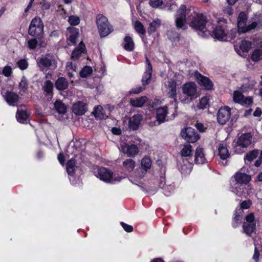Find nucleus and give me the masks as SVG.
Segmentation results:
<instances>
[{"label": "nucleus", "mask_w": 262, "mask_h": 262, "mask_svg": "<svg viewBox=\"0 0 262 262\" xmlns=\"http://www.w3.org/2000/svg\"><path fill=\"white\" fill-rule=\"evenodd\" d=\"M17 66L22 70L27 69L28 63L25 59H20L17 62Z\"/></svg>", "instance_id": "nucleus-52"}, {"label": "nucleus", "mask_w": 262, "mask_h": 262, "mask_svg": "<svg viewBox=\"0 0 262 262\" xmlns=\"http://www.w3.org/2000/svg\"><path fill=\"white\" fill-rule=\"evenodd\" d=\"M3 74H4L6 77H10L12 74V68L11 67L7 66L5 67L3 69Z\"/></svg>", "instance_id": "nucleus-55"}, {"label": "nucleus", "mask_w": 262, "mask_h": 262, "mask_svg": "<svg viewBox=\"0 0 262 262\" xmlns=\"http://www.w3.org/2000/svg\"><path fill=\"white\" fill-rule=\"evenodd\" d=\"M251 47V43L250 41L242 40L239 43V48L243 52H248Z\"/></svg>", "instance_id": "nucleus-45"}, {"label": "nucleus", "mask_w": 262, "mask_h": 262, "mask_svg": "<svg viewBox=\"0 0 262 262\" xmlns=\"http://www.w3.org/2000/svg\"><path fill=\"white\" fill-rule=\"evenodd\" d=\"M40 26H43L41 19L38 17H35L32 20L29 28L39 27Z\"/></svg>", "instance_id": "nucleus-46"}, {"label": "nucleus", "mask_w": 262, "mask_h": 262, "mask_svg": "<svg viewBox=\"0 0 262 262\" xmlns=\"http://www.w3.org/2000/svg\"><path fill=\"white\" fill-rule=\"evenodd\" d=\"M195 126L201 132H205L206 128L203 123L199 122L196 123Z\"/></svg>", "instance_id": "nucleus-59"}, {"label": "nucleus", "mask_w": 262, "mask_h": 262, "mask_svg": "<svg viewBox=\"0 0 262 262\" xmlns=\"http://www.w3.org/2000/svg\"><path fill=\"white\" fill-rule=\"evenodd\" d=\"M218 25L213 30L212 35L219 40H226L228 37V26L227 21L224 18L218 19Z\"/></svg>", "instance_id": "nucleus-6"}, {"label": "nucleus", "mask_w": 262, "mask_h": 262, "mask_svg": "<svg viewBox=\"0 0 262 262\" xmlns=\"http://www.w3.org/2000/svg\"><path fill=\"white\" fill-rule=\"evenodd\" d=\"M246 221L243 225V231L248 236L251 234L256 229V221L253 213H250L245 217Z\"/></svg>", "instance_id": "nucleus-10"}, {"label": "nucleus", "mask_w": 262, "mask_h": 262, "mask_svg": "<svg viewBox=\"0 0 262 262\" xmlns=\"http://www.w3.org/2000/svg\"><path fill=\"white\" fill-rule=\"evenodd\" d=\"M85 45L82 42L79 43V48H76L72 53L71 58L73 59H76L83 53L85 51Z\"/></svg>", "instance_id": "nucleus-32"}, {"label": "nucleus", "mask_w": 262, "mask_h": 262, "mask_svg": "<svg viewBox=\"0 0 262 262\" xmlns=\"http://www.w3.org/2000/svg\"><path fill=\"white\" fill-rule=\"evenodd\" d=\"M141 168L137 169L136 171V176L139 178H143L148 169L151 166V160L148 157H144L141 162Z\"/></svg>", "instance_id": "nucleus-12"}, {"label": "nucleus", "mask_w": 262, "mask_h": 262, "mask_svg": "<svg viewBox=\"0 0 262 262\" xmlns=\"http://www.w3.org/2000/svg\"><path fill=\"white\" fill-rule=\"evenodd\" d=\"M206 17L202 14H198L193 17L192 20L189 23L190 26L196 30H203L206 25Z\"/></svg>", "instance_id": "nucleus-11"}, {"label": "nucleus", "mask_w": 262, "mask_h": 262, "mask_svg": "<svg viewBox=\"0 0 262 262\" xmlns=\"http://www.w3.org/2000/svg\"><path fill=\"white\" fill-rule=\"evenodd\" d=\"M194 13V11L193 10L192 11L191 9H186V6L182 5L177 11L176 15L177 27L185 30L186 28L185 24L187 19H188L190 16L192 15Z\"/></svg>", "instance_id": "nucleus-4"}, {"label": "nucleus", "mask_w": 262, "mask_h": 262, "mask_svg": "<svg viewBox=\"0 0 262 262\" xmlns=\"http://www.w3.org/2000/svg\"><path fill=\"white\" fill-rule=\"evenodd\" d=\"M78 35V29L75 28H68L67 32V42L68 45H75Z\"/></svg>", "instance_id": "nucleus-20"}, {"label": "nucleus", "mask_w": 262, "mask_h": 262, "mask_svg": "<svg viewBox=\"0 0 262 262\" xmlns=\"http://www.w3.org/2000/svg\"><path fill=\"white\" fill-rule=\"evenodd\" d=\"M134 28L136 31L140 34L144 35L145 34V29L143 25L140 21L137 20L134 24Z\"/></svg>", "instance_id": "nucleus-41"}, {"label": "nucleus", "mask_w": 262, "mask_h": 262, "mask_svg": "<svg viewBox=\"0 0 262 262\" xmlns=\"http://www.w3.org/2000/svg\"><path fill=\"white\" fill-rule=\"evenodd\" d=\"M92 73V68L89 66H85L81 70L80 76L82 78H85L90 75Z\"/></svg>", "instance_id": "nucleus-47"}, {"label": "nucleus", "mask_w": 262, "mask_h": 262, "mask_svg": "<svg viewBox=\"0 0 262 262\" xmlns=\"http://www.w3.org/2000/svg\"><path fill=\"white\" fill-rule=\"evenodd\" d=\"M179 167L182 173L188 174L192 170V165L186 159L182 158L179 162Z\"/></svg>", "instance_id": "nucleus-22"}, {"label": "nucleus", "mask_w": 262, "mask_h": 262, "mask_svg": "<svg viewBox=\"0 0 262 262\" xmlns=\"http://www.w3.org/2000/svg\"><path fill=\"white\" fill-rule=\"evenodd\" d=\"M259 253L257 250V248H255L254 253L253 256V258L255 260L256 262L258 261L259 259Z\"/></svg>", "instance_id": "nucleus-63"}, {"label": "nucleus", "mask_w": 262, "mask_h": 262, "mask_svg": "<svg viewBox=\"0 0 262 262\" xmlns=\"http://www.w3.org/2000/svg\"><path fill=\"white\" fill-rule=\"evenodd\" d=\"M234 177L236 182V186L233 190V192L236 195L241 196L244 189L241 184L248 183L251 180V177L241 172H236Z\"/></svg>", "instance_id": "nucleus-9"}, {"label": "nucleus", "mask_w": 262, "mask_h": 262, "mask_svg": "<svg viewBox=\"0 0 262 262\" xmlns=\"http://www.w3.org/2000/svg\"><path fill=\"white\" fill-rule=\"evenodd\" d=\"M219 155L222 160H226L229 157L230 154L227 146L224 144H220L219 147Z\"/></svg>", "instance_id": "nucleus-31"}, {"label": "nucleus", "mask_w": 262, "mask_h": 262, "mask_svg": "<svg viewBox=\"0 0 262 262\" xmlns=\"http://www.w3.org/2000/svg\"><path fill=\"white\" fill-rule=\"evenodd\" d=\"M135 44L133 39L126 36L124 39V48L127 51H132L134 49Z\"/></svg>", "instance_id": "nucleus-35"}, {"label": "nucleus", "mask_w": 262, "mask_h": 262, "mask_svg": "<svg viewBox=\"0 0 262 262\" xmlns=\"http://www.w3.org/2000/svg\"><path fill=\"white\" fill-rule=\"evenodd\" d=\"M192 147L190 144H185L181 151L182 157H189L192 156Z\"/></svg>", "instance_id": "nucleus-39"}, {"label": "nucleus", "mask_w": 262, "mask_h": 262, "mask_svg": "<svg viewBox=\"0 0 262 262\" xmlns=\"http://www.w3.org/2000/svg\"><path fill=\"white\" fill-rule=\"evenodd\" d=\"M167 107L164 106L163 107L158 108L157 110V120L159 123H163L168 121L167 119Z\"/></svg>", "instance_id": "nucleus-25"}, {"label": "nucleus", "mask_w": 262, "mask_h": 262, "mask_svg": "<svg viewBox=\"0 0 262 262\" xmlns=\"http://www.w3.org/2000/svg\"><path fill=\"white\" fill-rule=\"evenodd\" d=\"M258 154V150H252L249 152L244 158L245 162L247 163V162H251L257 157Z\"/></svg>", "instance_id": "nucleus-42"}, {"label": "nucleus", "mask_w": 262, "mask_h": 262, "mask_svg": "<svg viewBox=\"0 0 262 262\" xmlns=\"http://www.w3.org/2000/svg\"><path fill=\"white\" fill-rule=\"evenodd\" d=\"M148 98L146 96H142L136 99H130V104L134 107H141L147 101Z\"/></svg>", "instance_id": "nucleus-28"}, {"label": "nucleus", "mask_w": 262, "mask_h": 262, "mask_svg": "<svg viewBox=\"0 0 262 262\" xmlns=\"http://www.w3.org/2000/svg\"><path fill=\"white\" fill-rule=\"evenodd\" d=\"M262 163V150L260 152V156L258 157V159L256 161L255 163V166L256 167H258Z\"/></svg>", "instance_id": "nucleus-62"}, {"label": "nucleus", "mask_w": 262, "mask_h": 262, "mask_svg": "<svg viewBox=\"0 0 262 262\" xmlns=\"http://www.w3.org/2000/svg\"><path fill=\"white\" fill-rule=\"evenodd\" d=\"M181 136L188 142L194 143L199 139V136L195 129L192 127H187L181 132Z\"/></svg>", "instance_id": "nucleus-14"}, {"label": "nucleus", "mask_w": 262, "mask_h": 262, "mask_svg": "<svg viewBox=\"0 0 262 262\" xmlns=\"http://www.w3.org/2000/svg\"><path fill=\"white\" fill-rule=\"evenodd\" d=\"M251 59L254 62H257L262 59V49H255L251 55Z\"/></svg>", "instance_id": "nucleus-40"}, {"label": "nucleus", "mask_w": 262, "mask_h": 262, "mask_svg": "<svg viewBox=\"0 0 262 262\" xmlns=\"http://www.w3.org/2000/svg\"><path fill=\"white\" fill-rule=\"evenodd\" d=\"M252 202L250 200H245L241 203V208L243 209H247L250 208Z\"/></svg>", "instance_id": "nucleus-56"}, {"label": "nucleus", "mask_w": 262, "mask_h": 262, "mask_svg": "<svg viewBox=\"0 0 262 262\" xmlns=\"http://www.w3.org/2000/svg\"><path fill=\"white\" fill-rule=\"evenodd\" d=\"M28 32L31 36L39 37L43 33V26H40L39 27L34 28H29Z\"/></svg>", "instance_id": "nucleus-34"}, {"label": "nucleus", "mask_w": 262, "mask_h": 262, "mask_svg": "<svg viewBox=\"0 0 262 262\" xmlns=\"http://www.w3.org/2000/svg\"><path fill=\"white\" fill-rule=\"evenodd\" d=\"M120 150L127 157L134 158L136 156L139 152L138 147L135 144H127L123 143L120 145Z\"/></svg>", "instance_id": "nucleus-15"}, {"label": "nucleus", "mask_w": 262, "mask_h": 262, "mask_svg": "<svg viewBox=\"0 0 262 262\" xmlns=\"http://www.w3.org/2000/svg\"><path fill=\"white\" fill-rule=\"evenodd\" d=\"M54 107L59 114H64L66 112V106L61 101H56L54 103Z\"/></svg>", "instance_id": "nucleus-43"}, {"label": "nucleus", "mask_w": 262, "mask_h": 262, "mask_svg": "<svg viewBox=\"0 0 262 262\" xmlns=\"http://www.w3.org/2000/svg\"><path fill=\"white\" fill-rule=\"evenodd\" d=\"M76 168V162L75 160L71 159L69 161H68L67 164V171L68 173L72 176L75 172Z\"/></svg>", "instance_id": "nucleus-37"}, {"label": "nucleus", "mask_w": 262, "mask_h": 262, "mask_svg": "<svg viewBox=\"0 0 262 262\" xmlns=\"http://www.w3.org/2000/svg\"><path fill=\"white\" fill-rule=\"evenodd\" d=\"M247 16L246 13L243 12H241L238 16L237 27L238 32L246 33L255 29L257 27V23L256 21L252 22L251 24L247 25Z\"/></svg>", "instance_id": "nucleus-7"}, {"label": "nucleus", "mask_w": 262, "mask_h": 262, "mask_svg": "<svg viewBox=\"0 0 262 262\" xmlns=\"http://www.w3.org/2000/svg\"><path fill=\"white\" fill-rule=\"evenodd\" d=\"M241 219V216L239 215H236L235 217H234V221L233 223V226L234 228H236L237 226V222L239 221Z\"/></svg>", "instance_id": "nucleus-64"}, {"label": "nucleus", "mask_w": 262, "mask_h": 262, "mask_svg": "<svg viewBox=\"0 0 262 262\" xmlns=\"http://www.w3.org/2000/svg\"><path fill=\"white\" fill-rule=\"evenodd\" d=\"M121 225L124 230L127 232H131L133 230V227L129 225L126 224L124 222H121Z\"/></svg>", "instance_id": "nucleus-57"}, {"label": "nucleus", "mask_w": 262, "mask_h": 262, "mask_svg": "<svg viewBox=\"0 0 262 262\" xmlns=\"http://www.w3.org/2000/svg\"><path fill=\"white\" fill-rule=\"evenodd\" d=\"M252 142V136L250 133L241 135L238 138L235 146V151L241 154L244 151Z\"/></svg>", "instance_id": "nucleus-8"}, {"label": "nucleus", "mask_w": 262, "mask_h": 262, "mask_svg": "<svg viewBox=\"0 0 262 262\" xmlns=\"http://www.w3.org/2000/svg\"><path fill=\"white\" fill-rule=\"evenodd\" d=\"M159 187L163 190V193L166 196H169L171 193L173 191V187L171 185H167L165 184V180L162 179L159 184Z\"/></svg>", "instance_id": "nucleus-33"}, {"label": "nucleus", "mask_w": 262, "mask_h": 262, "mask_svg": "<svg viewBox=\"0 0 262 262\" xmlns=\"http://www.w3.org/2000/svg\"><path fill=\"white\" fill-rule=\"evenodd\" d=\"M53 84L50 80H47L44 82L43 89L48 94H52Z\"/></svg>", "instance_id": "nucleus-44"}, {"label": "nucleus", "mask_w": 262, "mask_h": 262, "mask_svg": "<svg viewBox=\"0 0 262 262\" xmlns=\"http://www.w3.org/2000/svg\"><path fill=\"white\" fill-rule=\"evenodd\" d=\"M42 9L43 10H48L50 8V3L46 1H43L42 3Z\"/></svg>", "instance_id": "nucleus-61"}, {"label": "nucleus", "mask_w": 262, "mask_h": 262, "mask_svg": "<svg viewBox=\"0 0 262 262\" xmlns=\"http://www.w3.org/2000/svg\"><path fill=\"white\" fill-rule=\"evenodd\" d=\"M161 24V21L159 19L154 20L150 24L148 28V32L149 34L154 33Z\"/></svg>", "instance_id": "nucleus-38"}, {"label": "nucleus", "mask_w": 262, "mask_h": 262, "mask_svg": "<svg viewBox=\"0 0 262 262\" xmlns=\"http://www.w3.org/2000/svg\"><path fill=\"white\" fill-rule=\"evenodd\" d=\"M72 110L74 114L82 115L87 110L86 103L82 101H79L73 105Z\"/></svg>", "instance_id": "nucleus-23"}, {"label": "nucleus", "mask_w": 262, "mask_h": 262, "mask_svg": "<svg viewBox=\"0 0 262 262\" xmlns=\"http://www.w3.org/2000/svg\"><path fill=\"white\" fill-rule=\"evenodd\" d=\"M57 57L51 53L41 55L36 59L39 70L43 72L48 70H55L57 68Z\"/></svg>", "instance_id": "nucleus-1"}, {"label": "nucleus", "mask_w": 262, "mask_h": 262, "mask_svg": "<svg viewBox=\"0 0 262 262\" xmlns=\"http://www.w3.org/2000/svg\"><path fill=\"white\" fill-rule=\"evenodd\" d=\"M5 99L10 105L14 106L17 102L19 96L14 92L7 91L4 95Z\"/></svg>", "instance_id": "nucleus-24"}, {"label": "nucleus", "mask_w": 262, "mask_h": 262, "mask_svg": "<svg viewBox=\"0 0 262 262\" xmlns=\"http://www.w3.org/2000/svg\"><path fill=\"white\" fill-rule=\"evenodd\" d=\"M208 104V99L206 97H202L199 102V107L201 109H204L206 107V106Z\"/></svg>", "instance_id": "nucleus-49"}, {"label": "nucleus", "mask_w": 262, "mask_h": 262, "mask_svg": "<svg viewBox=\"0 0 262 262\" xmlns=\"http://www.w3.org/2000/svg\"><path fill=\"white\" fill-rule=\"evenodd\" d=\"M230 34H229L228 37L230 38V39H233L236 36L237 33V30L235 29H231L230 31Z\"/></svg>", "instance_id": "nucleus-60"}, {"label": "nucleus", "mask_w": 262, "mask_h": 262, "mask_svg": "<svg viewBox=\"0 0 262 262\" xmlns=\"http://www.w3.org/2000/svg\"><path fill=\"white\" fill-rule=\"evenodd\" d=\"M67 71H72L76 72V67L75 65L73 64L71 61H68L66 66Z\"/></svg>", "instance_id": "nucleus-58"}, {"label": "nucleus", "mask_w": 262, "mask_h": 262, "mask_svg": "<svg viewBox=\"0 0 262 262\" xmlns=\"http://www.w3.org/2000/svg\"><path fill=\"white\" fill-rule=\"evenodd\" d=\"M30 114L23 108H18L16 114L17 120L20 123H27Z\"/></svg>", "instance_id": "nucleus-26"}, {"label": "nucleus", "mask_w": 262, "mask_h": 262, "mask_svg": "<svg viewBox=\"0 0 262 262\" xmlns=\"http://www.w3.org/2000/svg\"><path fill=\"white\" fill-rule=\"evenodd\" d=\"M95 176L106 183L114 184L120 182L122 179L118 174H114L111 170L105 167L99 168L95 172Z\"/></svg>", "instance_id": "nucleus-2"}, {"label": "nucleus", "mask_w": 262, "mask_h": 262, "mask_svg": "<svg viewBox=\"0 0 262 262\" xmlns=\"http://www.w3.org/2000/svg\"><path fill=\"white\" fill-rule=\"evenodd\" d=\"M182 89L183 94L185 95L184 97L182 96L180 98L183 103L188 104L197 97V86L194 82L186 83Z\"/></svg>", "instance_id": "nucleus-3"}, {"label": "nucleus", "mask_w": 262, "mask_h": 262, "mask_svg": "<svg viewBox=\"0 0 262 262\" xmlns=\"http://www.w3.org/2000/svg\"><path fill=\"white\" fill-rule=\"evenodd\" d=\"M163 4L162 0H151L149 2V5L154 8H158Z\"/></svg>", "instance_id": "nucleus-51"}, {"label": "nucleus", "mask_w": 262, "mask_h": 262, "mask_svg": "<svg viewBox=\"0 0 262 262\" xmlns=\"http://www.w3.org/2000/svg\"><path fill=\"white\" fill-rule=\"evenodd\" d=\"M195 162L196 164H204L206 162L203 149L199 147H197L195 152Z\"/></svg>", "instance_id": "nucleus-27"}, {"label": "nucleus", "mask_w": 262, "mask_h": 262, "mask_svg": "<svg viewBox=\"0 0 262 262\" xmlns=\"http://www.w3.org/2000/svg\"><path fill=\"white\" fill-rule=\"evenodd\" d=\"M167 95L168 97L173 99L176 101L177 98V82L174 80L170 79L167 84Z\"/></svg>", "instance_id": "nucleus-19"}, {"label": "nucleus", "mask_w": 262, "mask_h": 262, "mask_svg": "<svg viewBox=\"0 0 262 262\" xmlns=\"http://www.w3.org/2000/svg\"><path fill=\"white\" fill-rule=\"evenodd\" d=\"M123 167L125 171L132 172L136 166V162L131 159H127L122 163Z\"/></svg>", "instance_id": "nucleus-29"}, {"label": "nucleus", "mask_w": 262, "mask_h": 262, "mask_svg": "<svg viewBox=\"0 0 262 262\" xmlns=\"http://www.w3.org/2000/svg\"><path fill=\"white\" fill-rule=\"evenodd\" d=\"M231 116L230 108L228 106L221 107L217 113V119L218 122L225 124L230 119Z\"/></svg>", "instance_id": "nucleus-16"}, {"label": "nucleus", "mask_w": 262, "mask_h": 262, "mask_svg": "<svg viewBox=\"0 0 262 262\" xmlns=\"http://www.w3.org/2000/svg\"><path fill=\"white\" fill-rule=\"evenodd\" d=\"M233 100L235 103L240 104L243 106H248L253 103L252 97H244L239 91H235L233 94Z\"/></svg>", "instance_id": "nucleus-13"}, {"label": "nucleus", "mask_w": 262, "mask_h": 262, "mask_svg": "<svg viewBox=\"0 0 262 262\" xmlns=\"http://www.w3.org/2000/svg\"><path fill=\"white\" fill-rule=\"evenodd\" d=\"M194 76L198 83L202 88L207 90L212 89L213 83L208 78L204 76L197 71L194 73Z\"/></svg>", "instance_id": "nucleus-17"}, {"label": "nucleus", "mask_w": 262, "mask_h": 262, "mask_svg": "<svg viewBox=\"0 0 262 262\" xmlns=\"http://www.w3.org/2000/svg\"><path fill=\"white\" fill-rule=\"evenodd\" d=\"M142 119V116L140 114H135L130 117L129 120V127L130 129L135 130H137L141 123Z\"/></svg>", "instance_id": "nucleus-21"}, {"label": "nucleus", "mask_w": 262, "mask_h": 262, "mask_svg": "<svg viewBox=\"0 0 262 262\" xmlns=\"http://www.w3.org/2000/svg\"><path fill=\"white\" fill-rule=\"evenodd\" d=\"M145 89V86L143 85V86H138L135 88L132 89L129 91V93L130 94H138L142 92Z\"/></svg>", "instance_id": "nucleus-54"}, {"label": "nucleus", "mask_w": 262, "mask_h": 262, "mask_svg": "<svg viewBox=\"0 0 262 262\" xmlns=\"http://www.w3.org/2000/svg\"><path fill=\"white\" fill-rule=\"evenodd\" d=\"M19 94L23 95L26 92L28 88V84L26 80L24 78L21 79L19 84Z\"/></svg>", "instance_id": "nucleus-48"}, {"label": "nucleus", "mask_w": 262, "mask_h": 262, "mask_svg": "<svg viewBox=\"0 0 262 262\" xmlns=\"http://www.w3.org/2000/svg\"><path fill=\"white\" fill-rule=\"evenodd\" d=\"M28 47L32 50L35 49L37 45L38 41L35 38L31 39L28 40Z\"/></svg>", "instance_id": "nucleus-53"}, {"label": "nucleus", "mask_w": 262, "mask_h": 262, "mask_svg": "<svg viewBox=\"0 0 262 262\" xmlns=\"http://www.w3.org/2000/svg\"><path fill=\"white\" fill-rule=\"evenodd\" d=\"M55 85L58 90H64L68 88L69 83L66 78L60 77L56 81Z\"/></svg>", "instance_id": "nucleus-30"}, {"label": "nucleus", "mask_w": 262, "mask_h": 262, "mask_svg": "<svg viewBox=\"0 0 262 262\" xmlns=\"http://www.w3.org/2000/svg\"><path fill=\"white\" fill-rule=\"evenodd\" d=\"M146 71L142 78V83L144 86H146L150 82L152 72L151 64L147 57H146Z\"/></svg>", "instance_id": "nucleus-18"}, {"label": "nucleus", "mask_w": 262, "mask_h": 262, "mask_svg": "<svg viewBox=\"0 0 262 262\" xmlns=\"http://www.w3.org/2000/svg\"><path fill=\"white\" fill-rule=\"evenodd\" d=\"M93 113L95 117L99 119H105L107 117V116L103 113V108L101 106H95Z\"/></svg>", "instance_id": "nucleus-36"}, {"label": "nucleus", "mask_w": 262, "mask_h": 262, "mask_svg": "<svg viewBox=\"0 0 262 262\" xmlns=\"http://www.w3.org/2000/svg\"><path fill=\"white\" fill-rule=\"evenodd\" d=\"M96 24L101 38L106 37L114 30L113 26L109 23L107 17L102 14L97 15Z\"/></svg>", "instance_id": "nucleus-5"}, {"label": "nucleus", "mask_w": 262, "mask_h": 262, "mask_svg": "<svg viewBox=\"0 0 262 262\" xmlns=\"http://www.w3.org/2000/svg\"><path fill=\"white\" fill-rule=\"evenodd\" d=\"M68 21L72 26H76L79 24L80 19L78 16H71L69 17Z\"/></svg>", "instance_id": "nucleus-50"}]
</instances>
